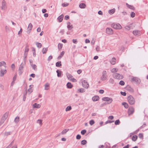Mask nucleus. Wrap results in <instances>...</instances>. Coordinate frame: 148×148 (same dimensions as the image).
Returning <instances> with one entry per match:
<instances>
[{
  "mask_svg": "<svg viewBox=\"0 0 148 148\" xmlns=\"http://www.w3.org/2000/svg\"><path fill=\"white\" fill-rule=\"evenodd\" d=\"M6 63L4 61L0 62V76L2 77L6 73V70L5 69Z\"/></svg>",
  "mask_w": 148,
  "mask_h": 148,
  "instance_id": "1",
  "label": "nucleus"
},
{
  "mask_svg": "<svg viewBox=\"0 0 148 148\" xmlns=\"http://www.w3.org/2000/svg\"><path fill=\"white\" fill-rule=\"evenodd\" d=\"M127 99L130 104L132 105L134 104L135 103V99L132 95L129 96L127 97Z\"/></svg>",
  "mask_w": 148,
  "mask_h": 148,
  "instance_id": "2",
  "label": "nucleus"
},
{
  "mask_svg": "<svg viewBox=\"0 0 148 148\" xmlns=\"http://www.w3.org/2000/svg\"><path fill=\"white\" fill-rule=\"evenodd\" d=\"M113 76L114 78L118 79H121L123 78L122 75L118 73H114L113 75Z\"/></svg>",
  "mask_w": 148,
  "mask_h": 148,
  "instance_id": "3",
  "label": "nucleus"
},
{
  "mask_svg": "<svg viewBox=\"0 0 148 148\" xmlns=\"http://www.w3.org/2000/svg\"><path fill=\"white\" fill-rule=\"evenodd\" d=\"M108 76L107 75V72L106 71H104L102 73V75L101 79L103 81H105L107 80Z\"/></svg>",
  "mask_w": 148,
  "mask_h": 148,
  "instance_id": "4",
  "label": "nucleus"
},
{
  "mask_svg": "<svg viewBox=\"0 0 148 148\" xmlns=\"http://www.w3.org/2000/svg\"><path fill=\"white\" fill-rule=\"evenodd\" d=\"M111 26L113 28L116 29H121L122 28L121 25L119 23H113L111 25Z\"/></svg>",
  "mask_w": 148,
  "mask_h": 148,
  "instance_id": "5",
  "label": "nucleus"
},
{
  "mask_svg": "<svg viewBox=\"0 0 148 148\" xmlns=\"http://www.w3.org/2000/svg\"><path fill=\"white\" fill-rule=\"evenodd\" d=\"M25 64L23 63H21V64L18 70V73L19 75H21L23 73L24 66Z\"/></svg>",
  "mask_w": 148,
  "mask_h": 148,
  "instance_id": "6",
  "label": "nucleus"
},
{
  "mask_svg": "<svg viewBox=\"0 0 148 148\" xmlns=\"http://www.w3.org/2000/svg\"><path fill=\"white\" fill-rule=\"evenodd\" d=\"M102 100L103 101H107V102L108 103L110 104L111 103L112 101V99L111 98H109L108 97H104L102 98Z\"/></svg>",
  "mask_w": 148,
  "mask_h": 148,
  "instance_id": "7",
  "label": "nucleus"
},
{
  "mask_svg": "<svg viewBox=\"0 0 148 148\" xmlns=\"http://www.w3.org/2000/svg\"><path fill=\"white\" fill-rule=\"evenodd\" d=\"M2 10H5L6 8V3L5 0H3L2 3V6L1 7Z\"/></svg>",
  "mask_w": 148,
  "mask_h": 148,
  "instance_id": "8",
  "label": "nucleus"
},
{
  "mask_svg": "<svg viewBox=\"0 0 148 148\" xmlns=\"http://www.w3.org/2000/svg\"><path fill=\"white\" fill-rule=\"evenodd\" d=\"M134 112V108L132 106H130L128 111V114L129 115L132 114Z\"/></svg>",
  "mask_w": 148,
  "mask_h": 148,
  "instance_id": "9",
  "label": "nucleus"
},
{
  "mask_svg": "<svg viewBox=\"0 0 148 148\" xmlns=\"http://www.w3.org/2000/svg\"><path fill=\"white\" fill-rule=\"evenodd\" d=\"M82 83L83 87L85 88H88L89 86V85L88 83L86 81L84 80L83 81Z\"/></svg>",
  "mask_w": 148,
  "mask_h": 148,
  "instance_id": "10",
  "label": "nucleus"
},
{
  "mask_svg": "<svg viewBox=\"0 0 148 148\" xmlns=\"http://www.w3.org/2000/svg\"><path fill=\"white\" fill-rule=\"evenodd\" d=\"M106 32L108 34H112L113 32L112 29L110 27H107L106 28Z\"/></svg>",
  "mask_w": 148,
  "mask_h": 148,
  "instance_id": "11",
  "label": "nucleus"
},
{
  "mask_svg": "<svg viewBox=\"0 0 148 148\" xmlns=\"http://www.w3.org/2000/svg\"><path fill=\"white\" fill-rule=\"evenodd\" d=\"M132 82L134 81L136 84H138L140 82V80L137 77H134L132 78Z\"/></svg>",
  "mask_w": 148,
  "mask_h": 148,
  "instance_id": "12",
  "label": "nucleus"
},
{
  "mask_svg": "<svg viewBox=\"0 0 148 148\" xmlns=\"http://www.w3.org/2000/svg\"><path fill=\"white\" fill-rule=\"evenodd\" d=\"M133 34L135 36H139L140 35V31L138 30H136L133 31Z\"/></svg>",
  "mask_w": 148,
  "mask_h": 148,
  "instance_id": "13",
  "label": "nucleus"
},
{
  "mask_svg": "<svg viewBox=\"0 0 148 148\" xmlns=\"http://www.w3.org/2000/svg\"><path fill=\"white\" fill-rule=\"evenodd\" d=\"M125 88L127 90L130 92H134V90L133 88L129 86H127Z\"/></svg>",
  "mask_w": 148,
  "mask_h": 148,
  "instance_id": "14",
  "label": "nucleus"
},
{
  "mask_svg": "<svg viewBox=\"0 0 148 148\" xmlns=\"http://www.w3.org/2000/svg\"><path fill=\"white\" fill-rule=\"evenodd\" d=\"M33 27V25L31 23H30L28 26V28L29 29L27 31V33L29 34Z\"/></svg>",
  "mask_w": 148,
  "mask_h": 148,
  "instance_id": "15",
  "label": "nucleus"
},
{
  "mask_svg": "<svg viewBox=\"0 0 148 148\" xmlns=\"http://www.w3.org/2000/svg\"><path fill=\"white\" fill-rule=\"evenodd\" d=\"M8 114L9 113L8 112H6L3 115L1 118V119L5 120L7 118L8 116Z\"/></svg>",
  "mask_w": 148,
  "mask_h": 148,
  "instance_id": "16",
  "label": "nucleus"
},
{
  "mask_svg": "<svg viewBox=\"0 0 148 148\" xmlns=\"http://www.w3.org/2000/svg\"><path fill=\"white\" fill-rule=\"evenodd\" d=\"M99 99V97L98 96L96 95L93 97L92 98V100L94 101H98Z\"/></svg>",
  "mask_w": 148,
  "mask_h": 148,
  "instance_id": "17",
  "label": "nucleus"
},
{
  "mask_svg": "<svg viewBox=\"0 0 148 148\" xmlns=\"http://www.w3.org/2000/svg\"><path fill=\"white\" fill-rule=\"evenodd\" d=\"M63 17L64 15L62 14L58 17V19L59 20V22H61L62 21Z\"/></svg>",
  "mask_w": 148,
  "mask_h": 148,
  "instance_id": "18",
  "label": "nucleus"
},
{
  "mask_svg": "<svg viewBox=\"0 0 148 148\" xmlns=\"http://www.w3.org/2000/svg\"><path fill=\"white\" fill-rule=\"evenodd\" d=\"M126 5L127 7L130 9H132L133 10H134L135 9V7L132 5H130L127 3H126Z\"/></svg>",
  "mask_w": 148,
  "mask_h": 148,
  "instance_id": "19",
  "label": "nucleus"
},
{
  "mask_svg": "<svg viewBox=\"0 0 148 148\" xmlns=\"http://www.w3.org/2000/svg\"><path fill=\"white\" fill-rule=\"evenodd\" d=\"M79 7L81 8H86V5L84 3H81L79 4Z\"/></svg>",
  "mask_w": 148,
  "mask_h": 148,
  "instance_id": "20",
  "label": "nucleus"
},
{
  "mask_svg": "<svg viewBox=\"0 0 148 148\" xmlns=\"http://www.w3.org/2000/svg\"><path fill=\"white\" fill-rule=\"evenodd\" d=\"M116 58L114 57H113L110 61L111 64L112 65H114L116 63Z\"/></svg>",
  "mask_w": 148,
  "mask_h": 148,
  "instance_id": "21",
  "label": "nucleus"
},
{
  "mask_svg": "<svg viewBox=\"0 0 148 148\" xmlns=\"http://www.w3.org/2000/svg\"><path fill=\"white\" fill-rule=\"evenodd\" d=\"M66 86L67 88H72L73 86L69 82H68L66 84Z\"/></svg>",
  "mask_w": 148,
  "mask_h": 148,
  "instance_id": "22",
  "label": "nucleus"
},
{
  "mask_svg": "<svg viewBox=\"0 0 148 148\" xmlns=\"http://www.w3.org/2000/svg\"><path fill=\"white\" fill-rule=\"evenodd\" d=\"M31 65L32 69L35 71H37V66L35 64H31Z\"/></svg>",
  "mask_w": 148,
  "mask_h": 148,
  "instance_id": "23",
  "label": "nucleus"
},
{
  "mask_svg": "<svg viewBox=\"0 0 148 148\" xmlns=\"http://www.w3.org/2000/svg\"><path fill=\"white\" fill-rule=\"evenodd\" d=\"M40 105L39 104L35 103L33 105V107L34 108H39L40 107Z\"/></svg>",
  "mask_w": 148,
  "mask_h": 148,
  "instance_id": "24",
  "label": "nucleus"
},
{
  "mask_svg": "<svg viewBox=\"0 0 148 148\" xmlns=\"http://www.w3.org/2000/svg\"><path fill=\"white\" fill-rule=\"evenodd\" d=\"M56 72L57 73V76L58 77H61V71L58 70L56 71Z\"/></svg>",
  "mask_w": 148,
  "mask_h": 148,
  "instance_id": "25",
  "label": "nucleus"
},
{
  "mask_svg": "<svg viewBox=\"0 0 148 148\" xmlns=\"http://www.w3.org/2000/svg\"><path fill=\"white\" fill-rule=\"evenodd\" d=\"M67 77L69 80H70L73 77V76L69 73H66Z\"/></svg>",
  "mask_w": 148,
  "mask_h": 148,
  "instance_id": "26",
  "label": "nucleus"
},
{
  "mask_svg": "<svg viewBox=\"0 0 148 148\" xmlns=\"http://www.w3.org/2000/svg\"><path fill=\"white\" fill-rule=\"evenodd\" d=\"M122 105H123L124 107L126 108H128L129 107L128 104L127 103L125 102L122 103Z\"/></svg>",
  "mask_w": 148,
  "mask_h": 148,
  "instance_id": "27",
  "label": "nucleus"
},
{
  "mask_svg": "<svg viewBox=\"0 0 148 148\" xmlns=\"http://www.w3.org/2000/svg\"><path fill=\"white\" fill-rule=\"evenodd\" d=\"M115 9L114 8L110 10H109V13L110 14H113L115 12Z\"/></svg>",
  "mask_w": 148,
  "mask_h": 148,
  "instance_id": "28",
  "label": "nucleus"
},
{
  "mask_svg": "<svg viewBox=\"0 0 148 148\" xmlns=\"http://www.w3.org/2000/svg\"><path fill=\"white\" fill-rule=\"evenodd\" d=\"M138 136L136 135L133 136L132 137V140L133 141H135L137 139Z\"/></svg>",
  "mask_w": 148,
  "mask_h": 148,
  "instance_id": "29",
  "label": "nucleus"
},
{
  "mask_svg": "<svg viewBox=\"0 0 148 148\" xmlns=\"http://www.w3.org/2000/svg\"><path fill=\"white\" fill-rule=\"evenodd\" d=\"M69 130V129H66L63 130L61 132L62 134H64L66 133V132Z\"/></svg>",
  "mask_w": 148,
  "mask_h": 148,
  "instance_id": "30",
  "label": "nucleus"
},
{
  "mask_svg": "<svg viewBox=\"0 0 148 148\" xmlns=\"http://www.w3.org/2000/svg\"><path fill=\"white\" fill-rule=\"evenodd\" d=\"M48 50L47 48H44L42 50V52L43 54L46 53Z\"/></svg>",
  "mask_w": 148,
  "mask_h": 148,
  "instance_id": "31",
  "label": "nucleus"
},
{
  "mask_svg": "<svg viewBox=\"0 0 148 148\" xmlns=\"http://www.w3.org/2000/svg\"><path fill=\"white\" fill-rule=\"evenodd\" d=\"M62 65V64L60 61L57 62L56 63V66L57 67H60Z\"/></svg>",
  "mask_w": 148,
  "mask_h": 148,
  "instance_id": "32",
  "label": "nucleus"
},
{
  "mask_svg": "<svg viewBox=\"0 0 148 148\" xmlns=\"http://www.w3.org/2000/svg\"><path fill=\"white\" fill-rule=\"evenodd\" d=\"M12 132H6L4 133V135L5 136H8L12 134Z\"/></svg>",
  "mask_w": 148,
  "mask_h": 148,
  "instance_id": "33",
  "label": "nucleus"
},
{
  "mask_svg": "<svg viewBox=\"0 0 148 148\" xmlns=\"http://www.w3.org/2000/svg\"><path fill=\"white\" fill-rule=\"evenodd\" d=\"M45 90H48L49 89V88H47L49 87V84L48 83H46L45 85Z\"/></svg>",
  "mask_w": 148,
  "mask_h": 148,
  "instance_id": "34",
  "label": "nucleus"
},
{
  "mask_svg": "<svg viewBox=\"0 0 148 148\" xmlns=\"http://www.w3.org/2000/svg\"><path fill=\"white\" fill-rule=\"evenodd\" d=\"M72 109V108L71 106H68L66 108V111H68L71 110Z\"/></svg>",
  "mask_w": 148,
  "mask_h": 148,
  "instance_id": "35",
  "label": "nucleus"
},
{
  "mask_svg": "<svg viewBox=\"0 0 148 148\" xmlns=\"http://www.w3.org/2000/svg\"><path fill=\"white\" fill-rule=\"evenodd\" d=\"M36 45L38 47L40 48H41L42 46L41 44L38 42H37L36 43Z\"/></svg>",
  "mask_w": 148,
  "mask_h": 148,
  "instance_id": "36",
  "label": "nucleus"
},
{
  "mask_svg": "<svg viewBox=\"0 0 148 148\" xmlns=\"http://www.w3.org/2000/svg\"><path fill=\"white\" fill-rule=\"evenodd\" d=\"M63 45L62 44L59 43L58 44V48L59 50L61 49Z\"/></svg>",
  "mask_w": 148,
  "mask_h": 148,
  "instance_id": "37",
  "label": "nucleus"
},
{
  "mask_svg": "<svg viewBox=\"0 0 148 148\" xmlns=\"http://www.w3.org/2000/svg\"><path fill=\"white\" fill-rule=\"evenodd\" d=\"M19 117L18 116H17L14 119V121L15 123H17L19 121Z\"/></svg>",
  "mask_w": 148,
  "mask_h": 148,
  "instance_id": "38",
  "label": "nucleus"
},
{
  "mask_svg": "<svg viewBox=\"0 0 148 148\" xmlns=\"http://www.w3.org/2000/svg\"><path fill=\"white\" fill-rule=\"evenodd\" d=\"M87 143V141L86 140H84L82 141L81 142V145H84L86 144Z\"/></svg>",
  "mask_w": 148,
  "mask_h": 148,
  "instance_id": "39",
  "label": "nucleus"
},
{
  "mask_svg": "<svg viewBox=\"0 0 148 148\" xmlns=\"http://www.w3.org/2000/svg\"><path fill=\"white\" fill-rule=\"evenodd\" d=\"M120 122L119 119L116 120L115 122V125H119L120 124Z\"/></svg>",
  "mask_w": 148,
  "mask_h": 148,
  "instance_id": "40",
  "label": "nucleus"
},
{
  "mask_svg": "<svg viewBox=\"0 0 148 148\" xmlns=\"http://www.w3.org/2000/svg\"><path fill=\"white\" fill-rule=\"evenodd\" d=\"M69 5V3H62V5L63 7H65L68 5Z\"/></svg>",
  "mask_w": 148,
  "mask_h": 148,
  "instance_id": "41",
  "label": "nucleus"
},
{
  "mask_svg": "<svg viewBox=\"0 0 148 148\" xmlns=\"http://www.w3.org/2000/svg\"><path fill=\"white\" fill-rule=\"evenodd\" d=\"M95 123V121L93 120H91L89 121V123L91 125H93Z\"/></svg>",
  "mask_w": 148,
  "mask_h": 148,
  "instance_id": "42",
  "label": "nucleus"
},
{
  "mask_svg": "<svg viewBox=\"0 0 148 148\" xmlns=\"http://www.w3.org/2000/svg\"><path fill=\"white\" fill-rule=\"evenodd\" d=\"M114 122V121L108 120L105 122V124H106L108 123H112Z\"/></svg>",
  "mask_w": 148,
  "mask_h": 148,
  "instance_id": "43",
  "label": "nucleus"
},
{
  "mask_svg": "<svg viewBox=\"0 0 148 148\" xmlns=\"http://www.w3.org/2000/svg\"><path fill=\"white\" fill-rule=\"evenodd\" d=\"M125 29L127 30H129L131 29V27L130 25L126 26L125 27Z\"/></svg>",
  "mask_w": 148,
  "mask_h": 148,
  "instance_id": "44",
  "label": "nucleus"
},
{
  "mask_svg": "<svg viewBox=\"0 0 148 148\" xmlns=\"http://www.w3.org/2000/svg\"><path fill=\"white\" fill-rule=\"evenodd\" d=\"M135 14L134 12H132L131 13L130 16L131 17L133 18L135 17Z\"/></svg>",
  "mask_w": 148,
  "mask_h": 148,
  "instance_id": "45",
  "label": "nucleus"
},
{
  "mask_svg": "<svg viewBox=\"0 0 148 148\" xmlns=\"http://www.w3.org/2000/svg\"><path fill=\"white\" fill-rule=\"evenodd\" d=\"M119 84L121 86H123L125 84V82L121 80Z\"/></svg>",
  "mask_w": 148,
  "mask_h": 148,
  "instance_id": "46",
  "label": "nucleus"
},
{
  "mask_svg": "<svg viewBox=\"0 0 148 148\" xmlns=\"http://www.w3.org/2000/svg\"><path fill=\"white\" fill-rule=\"evenodd\" d=\"M86 131L85 130H83L81 132V134H82L83 135L86 132Z\"/></svg>",
  "mask_w": 148,
  "mask_h": 148,
  "instance_id": "47",
  "label": "nucleus"
},
{
  "mask_svg": "<svg viewBox=\"0 0 148 148\" xmlns=\"http://www.w3.org/2000/svg\"><path fill=\"white\" fill-rule=\"evenodd\" d=\"M67 27L69 30H70L73 28V27L72 25H68V26H67Z\"/></svg>",
  "mask_w": 148,
  "mask_h": 148,
  "instance_id": "48",
  "label": "nucleus"
},
{
  "mask_svg": "<svg viewBox=\"0 0 148 148\" xmlns=\"http://www.w3.org/2000/svg\"><path fill=\"white\" fill-rule=\"evenodd\" d=\"M78 91L80 92H84V89L83 88H81L78 89Z\"/></svg>",
  "mask_w": 148,
  "mask_h": 148,
  "instance_id": "49",
  "label": "nucleus"
},
{
  "mask_svg": "<svg viewBox=\"0 0 148 148\" xmlns=\"http://www.w3.org/2000/svg\"><path fill=\"white\" fill-rule=\"evenodd\" d=\"M117 71L116 68H113L111 70V72L112 73H115V72H116Z\"/></svg>",
  "mask_w": 148,
  "mask_h": 148,
  "instance_id": "50",
  "label": "nucleus"
},
{
  "mask_svg": "<svg viewBox=\"0 0 148 148\" xmlns=\"http://www.w3.org/2000/svg\"><path fill=\"white\" fill-rule=\"evenodd\" d=\"M5 29L6 32H8L10 31V29L9 28V27L7 26H6L5 27Z\"/></svg>",
  "mask_w": 148,
  "mask_h": 148,
  "instance_id": "51",
  "label": "nucleus"
},
{
  "mask_svg": "<svg viewBox=\"0 0 148 148\" xmlns=\"http://www.w3.org/2000/svg\"><path fill=\"white\" fill-rule=\"evenodd\" d=\"M70 80H71L73 82H77L76 79L73 78H71L70 79Z\"/></svg>",
  "mask_w": 148,
  "mask_h": 148,
  "instance_id": "52",
  "label": "nucleus"
},
{
  "mask_svg": "<svg viewBox=\"0 0 148 148\" xmlns=\"http://www.w3.org/2000/svg\"><path fill=\"white\" fill-rule=\"evenodd\" d=\"M69 16L68 15H66L64 17V19L65 20H67L69 19Z\"/></svg>",
  "mask_w": 148,
  "mask_h": 148,
  "instance_id": "53",
  "label": "nucleus"
},
{
  "mask_svg": "<svg viewBox=\"0 0 148 148\" xmlns=\"http://www.w3.org/2000/svg\"><path fill=\"white\" fill-rule=\"evenodd\" d=\"M121 94L124 96H125L126 95V93L125 92L121 91L120 92Z\"/></svg>",
  "mask_w": 148,
  "mask_h": 148,
  "instance_id": "54",
  "label": "nucleus"
},
{
  "mask_svg": "<svg viewBox=\"0 0 148 148\" xmlns=\"http://www.w3.org/2000/svg\"><path fill=\"white\" fill-rule=\"evenodd\" d=\"M108 103L107 102H105L104 103H103L101 104L100 105L101 107H102L103 106L106 105V104H108Z\"/></svg>",
  "mask_w": 148,
  "mask_h": 148,
  "instance_id": "55",
  "label": "nucleus"
},
{
  "mask_svg": "<svg viewBox=\"0 0 148 148\" xmlns=\"http://www.w3.org/2000/svg\"><path fill=\"white\" fill-rule=\"evenodd\" d=\"M5 121V120L1 119L0 121V125H1L4 123Z\"/></svg>",
  "mask_w": 148,
  "mask_h": 148,
  "instance_id": "56",
  "label": "nucleus"
},
{
  "mask_svg": "<svg viewBox=\"0 0 148 148\" xmlns=\"http://www.w3.org/2000/svg\"><path fill=\"white\" fill-rule=\"evenodd\" d=\"M109 82L112 84H113L114 83V81L113 79L110 78L109 80Z\"/></svg>",
  "mask_w": 148,
  "mask_h": 148,
  "instance_id": "57",
  "label": "nucleus"
},
{
  "mask_svg": "<svg viewBox=\"0 0 148 148\" xmlns=\"http://www.w3.org/2000/svg\"><path fill=\"white\" fill-rule=\"evenodd\" d=\"M29 49L27 47H26L25 48V53L29 51Z\"/></svg>",
  "mask_w": 148,
  "mask_h": 148,
  "instance_id": "58",
  "label": "nucleus"
},
{
  "mask_svg": "<svg viewBox=\"0 0 148 148\" xmlns=\"http://www.w3.org/2000/svg\"><path fill=\"white\" fill-rule=\"evenodd\" d=\"M14 140H13L11 143L8 146L7 148H8V147L11 146L14 143Z\"/></svg>",
  "mask_w": 148,
  "mask_h": 148,
  "instance_id": "59",
  "label": "nucleus"
},
{
  "mask_svg": "<svg viewBox=\"0 0 148 148\" xmlns=\"http://www.w3.org/2000/svg\"><path fill=\"white\" fill-rule=\"evenodd\" d=\"M138 137L140 138H142L143 137V135L141 133H140L138 135Z\"/></svg>",
  "mask_w": 148,
  "mask_h": 148,
  "instance_id": "60",
  "label": "nucleus"
},
{
  "mask_svg": "<svg viewBox=\"0 0 148 148\" xmlns=\"http://www.w3.org/2000/svg\"><path fill=\"white\" fill-rule=\"evenodd\" d=\"M53 58V57L52 56H49L48 58V61H50V60L52 59Z\"/></svg>",
  "mask_w": 148,
  "mask_h": 148,
  "instance_id": "61",
  "label": "nucleus"
},
{
  "mask_svg": "<svg viewBox=\"0 0 148 148\" xmlns=\"http://www.w3.org/2000/svg\"><path fill=\"white\" fill-rule=\"evenodd\" d=\"M72 42L74 44H77V39H73Z\"/></svg>",
  "mask_w": 148,
  "mask_h": 148,
  "instance_id": "62",
  "label": "nucleus"
},
{
  "mask_svg": "<svg viewBox=\"0 0 148 148\" xmlns=\"http://www.w3.org/2000/svg\"><path fill=\"white\" fill-rule=\"evenodd\" d=\"M76 138L77 139L79 140L81 138V136L80 135L78 134L76 136Z\"/></svg>",
  "mask_w": 148,
  "mask_h": 148,
  "instance_id": "63",
  "label": "nucleus"
},
{
  "mask_svg": "<svg viewBox=\"0 0 148 148\" xmlns=\"http://www.w3.org/2000/svg\"><path fill=\"white\" fill-rule=\"evenodd\" d=\"M64 29L61 30L60 32V33L61 34V35H63L64 33Z\"/></svg>",
  "mask_w": 148,
  "mask_h": 148,
  "instance_id": "64",
  "label": "nucleus"
}]
</instances>
